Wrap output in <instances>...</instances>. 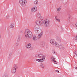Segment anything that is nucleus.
<instances>
[{
    "label": "nucleus",
    "instance_id": "obj_13",
    "mask_svg": "<svg viewBox=\"0 0 77 77\" xmlns=\"http://www.w3.org/2000/svg\"><path fill=\"white\" fill-rule=\"evenodd\" d=\"M45 45V43L44 42H41L40 45V46L41 47H44Z\"/></svg>",
    "mask_w": 77,
    "mask_h": 77
},
{
    "label": "nucleus",
    "instance_id": "obj_37",
    "mask_svg": "<svg viewBox=\"0 0 77 77\" xmlns=\"http://www.w3.org/2000/svg\"><path fill=\"white\" fill-rule=\"evenodd\" d=\"M11 54H12V53H10V54L9 56H10V55H11Z\"/></svg>",
    "mask_w": 77,
    "mask_h": 77
},
{
    "label": "nucleus",
    "instance_id": "obj_28",
    "mask_svg": "<svg viewBox=\"0 0 77 77\" xmlns=\"http://www.w3.org/2000/svg\"><path fill=\"white\" fill-rule=\"evenodd\" d=\"M29 48H30V50H33V48L32 47H31V46Z\"/></svg>",
    "mask_w": 77,
    "mask_h": 77
},
{
    "label": "nucleus",
    "instance_id": "obj_16",
    "mask_svg": "<svg viewBox=\"0 0 77 77\" xmlns=\"http://www.w3.org/2000/svg\"><path fill=\"white\" fill-rule=\"evenodd\" d=\"M56 39L58 42H61V40H60V38L58 37H56Z\"/></svg>",
    "mask_w": 77,
    "mask_h": 77
},
{
    "label": "nucleus",
    "instance_id": "obj_14",
    "mask_svg": "<svg viewBox=\"0 0 77 77\" xmlns=\"http://www.w3.org/2000/svg\"><path fill=\"white\" fill-rule=\"evenodd\" d=\"M36 61H37L38 62H44V59H36Z\"/></svg>",
    "mask_w": 77,
    "mask_h": 77
},
{
    "label": "nucleus",
    "instance_id": "obj_25",
    "mask_svg": "<svg viewBox=\"0 0 77 77\" xmlns=\"http://www.w3.org/2000/svg\"><path fill=\"white\" fill-rule=\"evenodd\" d=\"M75 42H77V35L76 36V38H75Z\"/></svg>",
    "mask_w": 77,
    "mask_h": 77
},
{
    "label": "nucleus",
    "instance_id": "obj_24",
    "mask_svg": "<svg viewBox=\"0 0 77 77\" xmlns=\"http://www.w3.org/2000/svg\"><path fill=\"white\" fill-rule=\"evenodd\" d=\"M61 8H62V7L61 6H60L59 8H57V11H60V9H61Z\"/></svg>",
    "mask_w": 77,
    "mask_h": 77
},
{
    "label": "nucleus",
    "instance_id": "obj_26",
    "mask_svg": "<svg viewBox=\"0 0 77 77\" xmlns=\"http://www.w3.org/2000/svg\"><path fill=\"white\" fill-rule=\"evenodd\" d=\"M52 61L53 62H54V61H55V60H54L55 59V58H52Z\"/></svg>",
    "mask_w": 77,
    "mask_h": 77
},
{
    "label": "nucleus",
    "instance_id": "obj_21",
    "mask_svg": "<svg viewBox=\"0 0 77 77\" xmlns=\"http://www.w3.org/2000/svg\"><path fill=\"white\" fill-rule=\"evenodd\" d=\"M40 66L42 68H44L45 66L44 65V64L42 63L41 64Z\"/></svg>",
    "mask_w": 77,
    "mask_h": 77
},
{
    "label": "nucleus",
    "instance_id": "obj_35",
    "mask_svg": "<svg viewBox=\"0 0 77 77\" xmlns=\"http://www.w3.org/2000/svg\"><path fill=\"white\" fill-rule=\"evenodd\" d=\"M55 71L56 72H59V71H58V70H55Z\"/></svg>",
    "mask_w": 77,
    "mask_h": 77
},
{
    "label": "nucleus",
    "instance_id": "obj_32",
    "mask_svg": "<svg viewBox=\"0 0 77 77\" xmlns=\"http://www.w3.org/2000/svg\"><path fill=\"white\" fill-rule=\"evenodd\" d=\"M57 21H58L59 22L60 21V19H57V20H56Z\"/></svg>",
    "mask_w": 77,
    "mask_h": 77
},
{
    "label": "nucleus",
    "instance_id": "obj_27",
    "mask_svg": "<svg viewBox=\"0 0 77 77\" xmlns=\"http://www.w3.org/2000/svg\"><path fill=\"white\" fill-rule=\"evenodd\" d=\"M6 18V19H8V18H9V16H7Z\"/></svg>",
    "mask_w": 77,
    "mask_h": 77
},
{
    "label": "nucleus",
    "instance_id": "obj_7",
    "mask_svg": "<svg viewBox=\"0 0 77 77\" xmlns=\"http://www.w3.org/2000/svg\"><path fill=\"white\" fill-rule=\"evenodd\" d=\"M36 11H37V8L36 7H33L31 9L32 12H35Z\"/></svg>",
    "mask_w": 77,
    "mask_h": 77
},
{
    "label": "nucleus",
    "instance_id": "obj_1",
    "mask_svg": "<svg viewBox=\"0 0 77 77\" xmlns=\"http://www.w3.org/2000/svg\"><path fill=\"white\" fill-rule=\"evenodd\" d=\"M44 18L42 17L40 18V19H37V20L35 22V23L37 25H35V32L36 33H38V32H39L38 29H39V26H41L42 25V20Z\"/></svg>",
    "mask_w": 77,
    "mask_h": 77
},
{
    "label": "nucleus",
    "instance_id": "obj_3",
    "mask_svg": "<svg viewBox=\"0 0 77 77\" xmlns=\"http://www.w3.org/2000/svg\"><path fill=\"white\" fill-rule=\"evenodd\" d=\"M43 23L45 27H49V26H50V21L48 19H45L44 20Z\"/></svg>",
    "mask_w": 77,
    "mask_h": 77
},
{
    "label": "nucleus",
    "instance_id": "obj_36",
    "mask_svg": "<svg viewBox=\"0 0 77 77\" xmlns=\"http://www.w3.org/2000/svg\"><path fill=\"white\" fill-rule=\"evenodd\" d=\"M75 69H77V67H75Z\"/></svg>",
    "mask_w": 77,
    "mask_h": 77
},
{
    "label": "nucleus",
    "instance_id": "obj_9",
    "mask_svg": "<svg viewBox=\"0 0 77 77\" xmlns=\"http://www.w3.org/2000/svg\"><path fill=\"white\" fill-rule=\"evenodd\" d=\"M37 20L41 19V18H43V17H41V14L40 13H38L37 14Z\"/></svg>",
    "mask_w": 77,
    "mask_h": 77
},
{
    "label": "nucleus",
    "instance_id": "obj_5",
    "mask_svg": "<svg viewBox=\"0 0 77 77\" xmlns=\"http://www.w3.org/2000/svg\"><path fill=\"white\" fill-rule=\"evenodd\" d=\"M18 67L17 66V65L14 64L13 66V67L11 70V72L12 73H15L16 72L17 69Z\"/></svg>",
    "mask_w": 77,
    "mask_h": 77
},
{
    "label": "nucleus",
    "instance_id": "obj_30",
    "mask_svg": "<svg viewBox=\"0 0 77 77\" xmlns=\"http://www.w3.org/2000/svg\"><path fill=\"white\" fill-rule=\"evenodd\" d=\"M68 21L69 22H70V17H69V18H68Z\"/></svg>",
    "mask_w": 77,
    "mask_h": 77
},
{
    "label": "nucleus",
    "instance_id": "obj_23",
    "mask_svg": "<svg viewBox=\"0 0 77 77\" xmlns=\"http://www.w3.org/2000/svg\"><path fill=\"white\" fill-rule=\"evenodd\" d=\"M52 53H53V54H56V52L54 51V50L53 49L52 51Z\"/></svg>",
    "mask_w": 77,
    "mask_h": 77
},
{
    "label": "nucleus",
    "instance_id": "obj_22",
    "mask_svg": "<svg viewBox=\"0 0 77 77\" xmlns=\"http://www.w3.org/2000/svg\"><path fill=\"white\" fill-rule=\"evenodd\" d=\"M35 5H37V4H38V0H36L34 2Z\"/></svg>",
    "mask_w": 77,
    "mask_h": 77
},
{
    "label": "nucleus",
    "instance_id": "obj_10",
    "mask_svg": "<svg viewBox=\"0 0 77 77\" xmlns=\"http://www.w3.org/2000/svg\"><path fill=\"white\" fill-rule=\"evenodd\" d=\"M43 32H41L40 33L39 35H38V39H40L41 38V36L43 35Z\"/></svg>",
    "mask_w": 77,
    "mask_h": 77
},
{
    "label": "nucleus",
    "instance_id": "obj_29",
    "mask_svg": "<svg viewBox=\"0 0 77 77\" xmlns=\"http://www.w3.org/2000/svg\"><path fill=\"white\" fill-rule=\"evenodd\" d=\"M16 46H18V45H19V43H17L16 44Z\"/></svg>",
    "mask_w": 77,
    "mask_h": 77
},
{
    "label": "nucleus",
    "instance_id": "obj_15",
    "mask_svg": "<svg viewBox=\"0 0 77 77\" xmlns=\"http://www.w3.org/2000/svg\"><path fill=\"white\" fill-rule=\"evenodd\" d=\"M55 45L57 48H59V46L60 45H59V44H58V43H57L56 42V43L55 44V45Z\"/></svg>",
    "mask_w": 77,
    "mask_h": 77
},
{
    "label": "nucleus",
    "instance_id": "obj_31",
    "mask_svg": "<svg viewBox=\"0 0 77 77\" xmlns=\"http://www.w3.org/2000/svg\"><path fill=\"white\" fill-rule=\"evenodd\" d=\"M55 20H57V16H56L55 17Z\"/></svg>",
    "mask_w": 77,
    "mask_h": 77
},
{
    "label": "nucleus",
    "instance_id": "obj_2",
    "mask_svg": "<svg viewBox=\"0 0 77 77\" xmlns=\"http://www.w3.org/2000/svg\"><path fill=\"white\" fill-rule=\"evenodd\" d=\"M25 35L26 38L29 37V38H31L33 36L32 33L28 29H26L25 32Z\"/></svg>",
    "mask_w": 77,
    "mask_h": 77
},
{
    "label": "nucleus",
    "instance_id": "obj_18",
    "mask_svg": "<svg viewBox=\"0 0 77 77\" xmlns=\"http://www.w3.org/2000/svg\"><path fill=\"white\" fill-rule=\"evenodd\" d=\"M14 23H12L10 26V28H14Z\"/></svg>",
    "mask_w": 77,
    "mask_h": 77
},
{
    "label": "nucleus",
    "instance_id": "obj_12",
    "mask_svg": "<svg viewBox=\"0 0 77 77\" xmlns=\"http://www.w3.org/2000/svg\"><path fill=\"white\" fill-rule=\"evenodd\" d=\"M59 48L60 49H62L63 50L65 49L64 46L62 44L60 45Z\"/></svg>",
    "mask_w": 77,
    "mask_h": 77
},
{
    "label": "nucleus",
    "instance_id": "obj_34",
    "mask_svg": "<svg viewBox=\"0 0 77 77\" xmlns=\"http://www.w3.org/2000/svg\"><path fill=\"white\" fill-rule=\"evenodd\" d=\"M54 62L55 64H57V63L56 62V60L54 61Z\"/></svg>",
    "mask_w": 77,
    "mask_h": 77
},
{
    "label": "nucleus",
    "instance_id": "obj_8",
    "mask_svg": "<svg viewBox=\"0 0 77 77\" xmlns=\"http://www.w3.org/2000/svg\"><path fill=\"white\" fill-rule=\"evenodd\" d=\"M50 42L51 44H52V45H55V44L56 43V42L54 39H51L50 41Z\"/></svg>",
    "mask_w": 77,
    "mask_h": 77
},
{
    "label": "nucleus",
    "instance_id": "obj_6",
    "mask_svg": "<svg viewBox=\"0 0 77 77\" xmlns=\"http://www.w3.org/2000/svg\"><path fill=\"white\" fill-rule=\"evenodd\" d=\"M36 57H39V58L41 59H44V60H45V57L42 54H37Z\"/></svg>",
    "mask_w": 77,
    "mask_h": 77
},
{
    "label": "nucleus",
    "instance_id": "obj_20",
    "mask_svg": "<svg viewBox=\"0 0 77 77\" xmlns=\"http://www.w3.org/2000/svg\"><path fill=\"white\" fill-rule=\"evenodd\" d=\"M31 47V44H29L28 45H27L26 46V48H29L30 47Z\"/></svg>",
    "mask_w": 77,
    "mask_h": 77
},
{
    "label": "nucleus",
    "instance_id": "obj_11",
    "mask_svg": "<svg viewBox=\"0 0 77 77\" xmlns=\"http://www.w3.org/2000/svg\"><path fill=\"white\" fill-rule=\"evenodd\" d=\"M37 39H38V38L35 35H34L32 37V40L33 41H37Z\"/></svg>",
    "mask_w": 77,
    "mask_h": 77
},
{
    "label": "nucleus",
    "instance_id": "obj_4",
    "mask_svg": "<svg viewBox=\"0 0 77 77\" xmlns=\"http://www.w3.org/2000/svg\"><path fill=\"white\" fill-rule=\"evenodd\" d=\"M20 3L23 7H25L26 6L27 1L26 0H20Z\"/></svg>",
    "mask_w": 77,
    "mask_h": 77
},
{
    "label": "nucleus",
    "instance_id": "obj_17",
    "mask_svg": "<svg viewBox=\"0 0 77 77\" xmlns=\"http://www.w3.org/2000/svg\"><path fill=\"white\" fill-rule=\"evenodd\" d=\"M20 39H21V36L18 35V37L17 42H19L20 41Z\"/></svg>",
    "mask_w": 77,
    "mask_h": 77
},
{
    "label": "nucleus",
    "instance_id": "obj_19",
    "mask_svg": "<svg viewBox=\"0 0 77 77\" xmlns=\"http://www.w3.org/2000/svg\"><path fill=\"white\" fill-rule=\"evenodd\" d=\"M74 57H77V51L74 52Z\"/></svg>",
    "mask_w": 77,
    "mask_h": 77
},
{
    "label": "nucleus",
    "instance_id": "obj_33",
    "mask_svg": "<svg viewBox=\"0 0 77 77\" xmlns=\"http://www.w3.org/2000/svg\"><path fill=\"white\" fill-rule=\"evenodd\" d=\"M75 26L76 27V29H77V23H76L75 25Z\"/></svg>",
    "mask_w": 77,
    "mask_h": 77
},
{
    "label": "nucleus",
    "instance_id": "obj_38",
    "mask_svg": "<svg viewBox=\"0 0 77 77\" xmlns=\"http://www.w3.org/2000/svg\"><path fill=\"white\" fill-rule=\"evenodd\" d=\"M1 38V35H0V38Z\"/></svg>",
    "mask_w": 77,
    "mask_h": 77
}]
</instances>
